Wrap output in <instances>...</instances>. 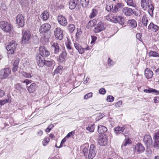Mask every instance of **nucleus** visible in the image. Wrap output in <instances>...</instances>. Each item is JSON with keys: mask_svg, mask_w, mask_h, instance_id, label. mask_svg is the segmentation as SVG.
Here are the masks:
<instances>
[{"mask_svg": "<svg viewBox=\"0 0 159 159\" xmlns=\"http://www.w3.org/2000/svg\"><path fill=\"white\" fill-rule=\"evenodd\" d=\"M122 11L125 15L127 16H130L133 13V10L129 7H125L123 8Z\"/></svg>", "mask_w": 159, "mask_h": 159, "instance_id": "nucleus-17", "label": "nucleus"}, {"mask_svg": "<svg viewBox=\"0 0 159 159\" xmlns=\"http://www.w3.org/2000/svg\"><path fill=\"white\" fill-rule=\"evenodd\" d=\"M148 29L150 31L156 32L158 30L159 27L152 23H151L148 26Z\"/></svg>", "mask_w": 159, "mask_h": 159, "instance_id": "nucleus-23", "label": "nucleus"}, {"mask_svg": "<svg viewBox=\"0 0 159 159\" xmlns=\"http://www.w3.org/2000/svg\"><path fill=\"white\" fill-rule=\"evenodd\" d=\"M74 46L75 48L78 51L80 54H82L84 53V49L89 50V48L88 47L83 48L80 45L77 43H74Z\"/></svg>", "mask_w": 159, "mask_h": 159, "instance_id": "nucleus-16", "label": "nucleus"}, {"mask_svg": "<svg viewBox=\"0 0 159 159\" xmlns=\"http://www.w3.org/2000/svg\"><path fill=\"white\" fill-rule=\"evenodd\" d=\"M127 5L133 7H135L136 5L133 0H127Z\"/></svg>", "mask_w": 159, "mask_h": 159, "instance_id": "nucleus-42", "label": "nucleus"}, {"mask_svg": "<svg viewBox=\"0 0 159 159\" xmlns=\"http://www.w3.org/2000/svg\"><path fill=\"white\" fill-rule=\"evenodd\" d=\"M54 34L55 37L59 40H61L63 38V31L60 28L57 27L55 29Z\"/></svg>", "mask_w": 159, "mask_h": 159, "instance_id": "nucleus-8", "label": "nucleus"}, {"mask_svg": "<svg viewBox=\"0 0 159 159\" xmlns=\"http://www.w3.org/2000/svg\"><path fill=\"white\" fill-rule=\"evenodd\" d=\"M104 116V115L103 114H100L99 115V116H98V117L96 118V120L97 121H98L99 120L102 119Z\"/></svg>", "mask_w": 159, "mask_h": 159, "instance_id": "nucleus-55", "label": "nucleus"}, {"mask_svg": "<svg viewBox=\"0 0 159 159\" xmlns=\"http://www.w3.org/2000/svg\"><path fill=\"white\" fill-rule=\"evenodd\" d=\"M63 69V67L62 66H59L55 70L56 73H60L62 72Z\"/></svg>", "mask_w": 159, "mask_h": 159, "instance_id": "nucleus-44", "label": "nucleus"}, {"mask_svg": "<svg viewBox=\"0 0 159 159\" xmlns=\"http://www.w3.org/2000/svg\"><path fill=\"white\" fill-rule=\"evenodd\" d=\"M97 151L95 146L92 144L91 145L89 149L88 157L89 159H92L96 155Z\"/></svg>", "mask_w": 159, "mask_h": 159, "instance_id": "nucleus-5", "label": "nucleus"}, {"mask_svg": "<svg viewBox=\"0 0 159 159\" xmlns=\"http://www.w3.org/2000/svg\"><path fill=\"white\" fill-rule=\"evenodd\" d=\"M104 29V27L103 25L101 23H98L94 29V32L95 33H98L102 31Z\"/></svg>", "mask_w": 159, "mask_h": 159, "instance_id": "nucleus-22", "label": "nucleus"}, {"mask_svg": "<svg viewBox=\"0 0 159 159\" xmlns=\"http://www.w3.org/2000/svg\"><path fill=\"white\" fill-rule=\"evenodd\" d=\"M153 72L148 68H146L145 70V75L147 79H150L153 75Z\"/></svg>", "mask_w": 159, "mask_h": 159, "instance_id": "nucleus-24", "label": "nucleus"}, {"mask_svg": "<svg viewBox=\"0 0 159 159\" xmlns=\"http://www.w3.org/2000/svg\"><path fill=\"white\" fill-rule=\"evenodd\" d=\"M67 55V53L65 49H63L62 50L61 53V54L60 57L59 59L61 60V58H62L63 60L65 59Z\"/></svg>", "mask_w": 159, "mask_h": 159, "instance_id": "nucleus-38", "label": "nucleus"}, {"mask_svg": "<svg viewBox=\"0 0 159 159\" xmlns=\"http://www.w3.org/2000/svg\"><path fill=\"white\" fill-rule=\"evenodd\" d=\"M132 142V141L130 139L128 138H126L124 140V143L122 145V147L123 146H125L128 144H130Z\"/></svg>", "mask_w": 159, "mask_h": 159, "instance_id": "nucleus-37", "label": "nucleus"}, {"mask_svg": "<svg viewBox=\"0 0 159 159\" xmlns=\"http://www.w3.org/2000/svg\"><path fill=\"white\" fill-rule=\"evenodd\" d=\"M142 23L145 26H147V23L148 22V19L146 15L143 16L142 19Z\"/></svg>", "mask_w": 159, "mask_h": 159, "instance_id": "nucleus-35", "label": "nucleus"}, {"mask_svg": "<svg viewBox=\"0 0 159 159\" xmlns=\"http://www.w3.org/2000/svg\"><path fill=\"white\" fill-rule=\"evenodd\" d=\"M54 63L53 61H45L44 65L48 67L51 66Z\"/></svg>", "mask_w": 159, "mask_h": 159, "instance_id": "nucleus-43", "label": "nucleus"}, {"mask_svg": "<svg viewBox=\"0 0 159 159\" xmlns=\"http://www.w3.org/2000/svg\"><path fill=\"white\" fill-rule=\"evenodd\" d=\"M5 93L4 90L0 89V98L3 97L5 95Z\"/></svg>", "mask_w": 159, "mask_h": 159, "instance_id": "nucleus-60", "label": "nucleus"}, {"mask_svg": "<svg viewBox=\"0 0 159 159\" xmlns=\"http://www.w3.org/2000/svg\"><path fill=\"white\" fill-rule=\"evenodd\" d=\"M23 37L22 38V42L24 43L27 42L30 39L31 37V33L28 30H24L22 31Z\"/></svg>", "mask_w": 159, "mask_h": 159, "instance_id": "nucleus-7", "label": "nucleus"}, {"mask_svg": "<svg viewBox=\"0 0 159 159\" xmlns=\"http://www.w3.org/2000/svg\"><path fill=\"white\" fill-rule=\"evenodd\" d=\"M99 93L102 94H104L106 93V90L102 88L99 89Z\"/></svg>", "mask_w": 159, "mask_h": 159, "instance_id": "nucleus-56", "label": "nucleus"}, {"mask_svg": "<svg viewBox=\"0 0 159 159\" xmlns=\"http://www.w3.org/2000/svg\"><path fill=\"white\" fill-rule=\"evenodd\" d=\"M128 22L129 24V26L132 28H135L137 26L136 21L134 20H129Z\"/></svg>", "mask_w": 159, "mask_h": 159, "instance_id": "nucleus-28", "label": "nucleus"}, {"mask_svg": "<svg viewBox=\"0 0 159 159\" xmlns=\"http://www.w3.org/2000/svg\"><path fill=\"white\" fill-rule=\"evenodd\" d=\"M52 49L54 51V53L58 54L61 51L59 44L57 43H54L52 45Z\"/></svg>", "mask_w": 159, "mask_h": 159, "instance_id": "nucleus-18", "label": "nucleus"}, {"mask_svg": "<svg viewBox=\"0 0 159 159\" xmlns=\"http://www.w3.org/2000/svg\"><path fill=\"white\" fill-rule=\"evenodd\" d=\"M143 141L146 147L147 150L149 151L152 146V140L151 137L148 135H146L144 136Z\"/></svg>", "mask_w": 159, "mask_h": 159, "instance_id": "nucleus-4", "label": "nucleus"}, {"mask_svg": "<svg viewBox=\"0 0 159 159\" xmlns=\"http://www.w3.org/2000/svg\"><path fill=\"white\" fill-rule=\"evenodd\" d=\"M124 129L123 127L117 126L114 128L115 132L116 134H120L122 132Z\"/></svg>", "mask_w": 159, "mask_h": 159, "instance_id": "nucleus-29", "label": "nucleus"}, {"mask_svg": "<svg viewBox=\"0 0 159 159\" xmlns=\"http://www.w3.org/2000/svg\"><path fill=\"white\" fill-rule=\"evenodd\" d=\"M154 136L155 139H159V130H157L154 134Z\"/></svg>", "mask_w": 159, "mask_h": 159, "instance_id": "nucleus-51", "label": "nucleus"}, {"mask_svg": "<svg viewBox=\"0 0 159 159\" xmlns=\"http://www.w3.org/2000/svg\"><path fill=\"white\" fill-rule=\"evenodd\" d=\"M92 94H93L92 93H89L86 94L84 95V98L85 99H87L88 98L92 97Z\"/></svg>", "mask_w": 159, "mask_h": 159, "instance_id": "nucleus-50", "label": "nucleus"}, {"mask_svg": "<svg viewBox=\"0 0 159 159\" xmlns=\"http://www.w3.org/2000/svg\"><path fill=\"white\" fill-rule=\"evenodd\" d=\"M68 29L70 33H72L75 30V26L73 24H70L68 26Z\"/></svg>", "mask_w": 159, "mask_h": 159, "instance_id": "nucleus-39", "label": "nucleus"}, {"mask_svg": "<svg viewBox=\"0 0 159 159\" xmlns=\"http://www.w3.org/2000/svg\"><path fill=\"white\" fill-rule=\"evenodd\" d=\"M39 55H41L43 57H47L50 55L49 52L44 46H40L39 48Z\"/></svg>", "mask_w": 159, "mask_h": 159, "instance_id": "nucleus-11", "label": "nucleus"}, {"mask_svg": "<svg viewBox=\"0 0 159 159\" xmlns=\"http://www.w3.org/2000/svg\"><path fill=\"white\" fill-rule=\"evenodd\" d=\"M122 102L121 101H119L115 104V106L116 107H120L122 106Z\"/></svg>", "mask_w": 159, "mask_h": 159, "instance_id": "nucleus-52", "label": "nucleus"}, {"mask_svg": "<svg viewBox=\"0 0 159 159\" xmlns=\"http://www.w3.org/2000/svg\"><path fill=\"white\" fill-rule=\"evenodd\" d=\"M113 15L110 14H108L106 16V19L108 21L112 22L113 17Z\"/></svg>", "mask_w": 159, "mask_h": 159, "instance_id": "nucleus-46", "label": "nucleus"}, {"mask_svg": "<svg viewBox=\"0 0 159 159\" xmlns=\"http://www.w3.org/2000/svg\"><path fill=\"white\" fill-rule=\"evenodd\" d=\"M17 46L16 42L14 41L10 42L6 47V49L8 54H12L14 53Z\"/></svg>", "mask_w": 159, "mask_h": 159, "instance_id": "nucleus-3", "label": "nucleus"}, {"mask_svg": "<svg viewBox=\"0 0 159 159\" xmlns=\"http://www.w3.org/2000/svg\"><path fill=\"white\" fill-rule=\"evenodd\" d=\"M17 24L20 27H22L24 25V18L21 14H18L16 17Z\"/></svg>", "mask_w": 159, "mask_h": 159, "instance_id": "nucleus-10", "label": "nucleus"}, {"mask_svg": "<svg viewBox=\"0 0 159 159\" xmlns=\"http://www.w3.org/2000/svg\"><path fill=\"white\" fill-rule=\"evenodd\" d=\"M97 11L96 9H93L91 15L89 16L90 18H92L94 17L97 14Z\"/></svg>", "mask_w": 159, "mask_h": 159, "instance_id": "nucleus-45", "label": "nucleus"}, {"mask_svg": "<svg viewBox=\"0 0 159 159\" xmlns=\"http://www.w3.org/2000/svg\"><path fill=\"white\" fill-rule=\"evenodd\" d=\"M141 35L140 33H137L136 34V38L137 39L140 41L141 39Z\"/></svg>", "mask_w": 159, "mask_h": 159, "instance_id": "nucleus-59", "label": "nucleus"}, {"mask_svg": "<svg viewBox=\"0 0 159 159\" xmlns=\"http://www.w3.org/2000/svg\"><path fill=\"white\" fill-rule=\"evenodd\" d=\"M89 151V149L88 146L87 147H84L83 149V152L84 153V156H88V155L89 154L88 152Z\"/></svg>", "mask_w": 159, "mask_h": 159, "instance_id": "nucleus-41", "label": "nucleus"}, {"mask_svg": "<svg viewBox=\"0 0 159 159\" xmlns=\"http://www.w3.org/2000/svg\"><path fill=\"white\" fill-rule=\"evenodd\" d=\"M51 28L50 24L45 23L42 25L40 27L39 31L41 33H46Z\"/></svg>", "mask_w": 159, "mask_h": 159, "instance_id": "nucleus-9", "label": "nucleus"}, {"mask_svg": "<svg viewBox=\"0 0 159 159\" xmlns=\"http://www.w3.org/2000/svg\"><path fill=\"white\" fill-rule=\"evenodd\" d=\"M11 72V70L8 68L1 70H0V78L2 79L6 78L9 75Z\"/></svg>", "mask_w": 159, "mask_h": 159, "instance_id": "nucleus-6", "label": "nucleus"}, {"mask_svg": "<svg viewBox=\"0 0 159 159\" xmlns=\"http://www.w3.org/2000/svg\"><path fill=\"white\" fill-rule=\"evenodd\" d=\"M2 103L1 105H3L5 103L8 102L10 103L11 102V96L9 94H8L7 95V98L3 100L0 101Z\"/></svg>", "mask_w": 159, "mask_h": 159, "instance_id": "nucleus-30", "label": "nucleus"}, {"mask_svg": "<svg viewBox=\"0 0 159 159\" xmlns=\"http://www.w3.org/2000/svg\"><path fill=\"white\" fill-rule=\"evenodd\" d=\"M124 5L122 3L118 2L113 7V9L112 10V12L113 13L117 12Z\"/></svg>", "mask_w": 159, "mask_h": 159, "instance_id": "nucleus-19", "label": "nucleus"}, {"mask_svg": "<svg viewBox=\"0 0 159 159\" xmlns=\"http://www.w3.org/2000/svg\"><path fill=\"white\" fill-rule=\"evenodd\" d=\"M112 22L114 23L118 22L120 24L122 25L124 23V19L121 16H115L113 15Z\"/></svg>", "mask_w": 159, "mask_h": 159, "instance_id": "nucleus-14", "label": "nucleus"}, {"mask_svg": "<svg viewBox=\"0 0 159 159\" xmlns=\"http://www.w3.org/2000/svg\"><path fill=\"white\" fill-rule=\"evenodd\" d=\"M94 126L95 124L94 123L90 124L89 125L88 127H86V129L90 132H93L95 128Z\"/></svg>", "mask_w": 159, "mask_h": 159, "instance_id": "nucleus-32", "label": "nucleus"}, {"mask_svg": "<svg viewBox=\"0 0 159 159\" xmlns=\"http://www.w3.org/2000/svg\"><path fill=\"white\" fill-rule=\"evenodd\" d=\"M57 20L61 25L66 26L67 24V22L66 18L62 15H59L57 16Z\"/></svg>", "mask_w": 159, "mask_h": 159, "instance_id": "nucleus-12", "label": "nucleus"}, {"mask_svg": "<svg viewBox=\"0 0 159 159\" xmlns=\"http://www.w3.org/2000/svg\"><path fill=\"white\" fill-rule=\"evenodd\" d=\"M74 133V132L73 131H72L71 132H69L65 137L66 138H68L70 137L71 135H73Z\"/></svg>", "mask_w": 159, "mask_h": 159, "instance_id": "nucleus-58", "label": "nucleus"}, {"mask_svg": "<svg viewBox=\"0 0 159 159\" xmlns=\"http://www.w3.org/2000/svg\"><path fill=\"white\" fill-rule=\"evenodd\" d=\"M42 18L43 20H47L49 17V14L47 11H44L42 14Z\"/></svg>", "mask_w": 159, "mask_h": 159, "instance_id": "nucleus-33", "label": "nucleus"}, {"mask_svg": "<svg viewBox=\"0 0 159 159\" xmlns=\"http://www.w3.org/2000/svg\"><path fill=\"white\" fill-rule=\"evenodd\" d=\"M81 32L80 30H77V32L76 33L75 36L76 37V39H77L79 38L81 35Z\"/></svg>", "mask_w": 159, "mask_h": 159, "instance_id": "nucleus-53", "label": "nucleus"}, {"mask_svg": "<svg viewBox=\"0 0 159 159\" xmlns=\"http://www.w3.org/2000/svg\"><path fill=\"white\" fill-rule=\"evenodd\" d=\"M154 142L153 147L157 149H159V140L154 138Z\"/></svg>", "mask_w": 159, "mask_h": 159, "instance_id": "nucleus-34", "label": "nucleus"}, {"mask_svg": "<svg viewBox=\"0 0 159 159\" xmlns=\"http://www.w3.org/2000/svg\"><path fill=\"white\" fill-rule=\"evenodd\" d=\"M148 55L150 57H159V54L158 53L152 51H151L149 52Z\"/></svg>", "mask_w": 159, "mask_h": 159, "instance_id": "nucleus-36", "label": "nucleus"}, {"mask_svg": "<svg viewBox=\"0 0 159 159\" xmlns=\"http://www.w3.org/2000/svg\"><path fill=\"white\" fill-rule=\"evenodd\" d=\"M66 45L68 51L71 53V54L72 55H73V50L71 46V43L70 42V40H68L67 42L66 43Z\"/></svg>", "mask_w": 159, "mask_h": 159, "instance_id": "nucleus-25", "label": "nucleus"}, {"mask_svg": "<svg viewBox=\"0 0 159 159\" xmlns=\"http://www.w3.org/2000/svg\"><path fill=\"white\" fill-rule=\"evenodd\" d=\"M96 24V20H95L93 19L89 21L88 23L87 26L89 28H90L94 26Z\"/></svg>", "mask_w": 159, "mask_h": 159, "instance_id": "nucleus-31", "label": "nucleus"}, {"mask_svg": "<svg viewBox=\"0 0 159 159\" xmlns=\"http://www.w3.org/2000/svg\"><path fill=\"white\" fill-rule=\"evenodd\" d=\"M154 102L155 103H156L159 102V98L155 97L153 99Z\"/></svg>", "mask_w": 159, "mask_h": 159, "instance_id": "nucleus-63", "label": "nucleus"}, {"mask_svg": "<svg viewBox=\"0 0 159 159\" xmlns=\"http://www.w3.org/2000/svg\"><path fill=\"white\" fill-rule=\"evenodd\" d=\"M66 137H65L62 140L61 143V145H60V146L58 148H60L61 147V145L62 146V144H64V143L66 142Z\"/></svg>", "mask_w": 159, "mask_h": 159, "instance_id": "nucleus-64", "label": "nucleus"}, {"mask_svg": "<svg viewBox=\"0 0 159 159\" xmlns=\"http://www.w3.org/2000/svg\"><path fill=\"white\" fill-rule=\"evenodd\" d=\"M37 63L39 66L43 67L44 65L45 60L44 57L41 55L38 54L36 57Z\"/></svg>", "mask_w": 159, "mask_h": 159, "instance_id": "nucleus-13", "label": "nucleus"}, {"mask_svg": "<svg viewBox=\"0 0 159 159\" xmlns=\"http://www.w3.org/2000/svg\"><path fill=\"white\" fill-rule=\"evenodd\" d=\"M19 61L18 59L14 61L13 66H18L19 64Z\"/></svg>", "mask_w": 159, "mask_h": 159, "instance_id": "nucleus-57", "label": "nucleus"}, {"mask_svg": "<svg viewBox=\"0 0 159 159\" xmlns=\"http://www.w3.org/2000/svg\"><path fill=\"white\" fill-rule=\"evenodd\" d=\"M107 131V128L103 125H99L98 128V132L101 134H103Z\"/></svg>", "mask_w": 159, "mask_h": 159, "instance_id": "nucleus-27", "label": "nucleus"}, {"mask_svg": "<svg viewBox=\"0 0 159 159\" xmlns=\"http://www.w3.org/2000/svg\"><path fill=\"white\" fill-rule=\"evenodd\" d=\"M141 7L144 10L148 9L149 14L151 16H153L154 7L151 0H141Z\"/></svg>", "mask_w": 159, "mask_h": 159, "instance_id": "nucleus-1", "label": "nucleus"}, {"mask_svg": "<svg viewBox=\"0 0 159 159\" xmlns=\"http://www.w3.org/2000/svg\"><path fill=\"white\" fill-rule=\"evenodd\" d=\"M108 63L109 66H113L114 65V62L109 58L108 59Z\"/></svg>", "mask_w": 159, "mask_h": 159, "instance_id": "nucleus-54", "label": "nucleus"}, {"mask_svg": "<svg viewBox=\"0 0 159 159\" xmlns=\"http://www.w3.org/2000/svg\"><path fill=\"white\" fill-rule=\"evenodd\" d=\"M135 151L139 152H144L145 149L142 144L140 143H138L135 147Z\"/></svg>", "mask_w": 159, "mask_h": 159, "instance_id": "nucleus-20", "label": "nucleus"}, {"mask_svg": "<svg viewBox=\"0 0 159 159\" xmlns=\"http://www.w3.org/2000/svg\"><path fill=\"white\" fill-rule=\"evenodd\" d=\"M114 98L113 96L109 95L107 97V101L109 102H112L114 101Z\"/></svg>", "mask_w": 159, "mask_h": 159, "instance_id": "nucleus-48", "label": "nucleus"}, {"mask_svg": "<svg viewBox=\"0 0 159 159\" xmlns=\"http://www.w3.org/2000/svg\"><path fill=\"white\" fill-rule=\"evenodd\" d=\"M79 0H71L69 3V7L70 9H74L78 4Z\"/></svg>", "mask_w": 159, "mask_h": 159, "instance_id": "nucleus-21", "label": "nucleus"}, {"mask_svg": "<svg viewBox=\"0 0 159 159\" xmlns=\"http://www.w3.org/2000/svg\"><path fill=\"white\" fill-rule=\"evenodd\" d=\"M37 87L36 84L33 83L28 87V90L30 93H32L35 91Z\"/></svg>", "mask_w": 159, "mask_h": 159, "instance_id": "nucleus-26", "label": "nucleus"}, {"mask_svg": "<svg viewBox=\"0 0 159 159\" xmlns=\"http://www.w3.org/2000/svg\"><path fill=\"white\" fill-rule=\"evenodd\" d=\"M50 139L48 138H46L43 141V143L44 146L47 145Z\"/></svg>", "mask_w": 159, "mask_h": 159, "instance_id": "nucleus-47", "label": "nucleus"}, {"mask_svg": "<svg viewBox=\"0 0 159 159\" xmlns=\"http://www.w3.org/2000/svg\"><path fill=\"white\" fill-rule=\"evenodd\" d=\"M113 9V5H107L106 6V10L108 11H111L112 12V10Z\"/></svg>", "mask_w": 159, "mask_h": 159, "instance_id": "nucleus-49", "label": "nucleus"}, {"mask_svg": "<svg viewBox=\"0 0 159 159\" xmlns=\"http://www.w3.org/2000/svg\"><path fill=\"white\" fill-rule=\"evenodd\" d=\"M23 82L25 83L26 84V85H27L28 84L31 83V80L28 79H26L23 81Z\"/></svg>", "mask_w": 159, "mask_h": 159, "instance_id": "nucleus-61", "label": "nucleus"}, {"mask_svg": "<svg viewBox=\"0 0 159 159\" xmlns=\"http://www.w3.org/2000/svg\"><path fill=\"white\" fill-rule=\"evenodd\" d=\"M98 142L101 146H105L107 143V139L105 135H102L98 139Z\"/></svg>", "mask_w": 159, "mask_h": 159, "instance_id": "nucleus-15", "label": "nucleus"}, {"mask_svg": "<svg viewBox=\"0 0 159 159\" xmlns=\"http://www.w3.org/2000/svg\"><path fill=\"white\" fill-rule=\"evenodd\" d=\"M0 27L3 31L7 33L9 32L12 28L10 23L6 21H0Z\"/></svg>", "mask_w": 159, "mask_h": 159, "instance_id": "nucleus-2", "label": "nucleus"}, {"mask_svg": "<svg viewBox=\"0 0 159 159\" xmlns=\"http://www.w3.org/2000/svg\"><path fill=\"white\" fill-rule=\"evenodd\" d=\"M92 41L91 43L94 42L97 39V38L95 36H91Z\"/></svg>", "mask_w": 159, "mask_h": 159, "instance_id": "nucleus-62", "label": "nucleus"}, {"mask_svg": "<svg viewBox=\"0 0 159 159\" xmlns=\"http://www.w3.org/2000/svg\"><path fill=\"white\" fill-rule=\"evenodd\" d=\"M89 2V0H81L82 6L84 7H86Z\"/></svg>", "mask_w": 159, "mask_h": 159, "instance_id": "nucleus-40", "label": "nucleus"}]
</instances>
